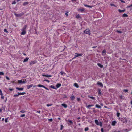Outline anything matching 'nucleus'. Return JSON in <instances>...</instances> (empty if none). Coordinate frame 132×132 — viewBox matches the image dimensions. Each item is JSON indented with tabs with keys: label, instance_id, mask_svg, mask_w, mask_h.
<instances>
[{
	"label": "nucleus",
	"instance_id": "12",
	"mask_svg": "<svg viewBox=\"0 0 132 132\" xmlns=\"http://www.w3.org/2000/svg\"><path fill=\"white\" fill-rule=\"evenodd\" d=\"M18 94L19 95H23L26 94V93L25 92L22 93L18 92Z\"/></svg>",
	"mask_w": 132,
	"mask_h": 132
},
{
	"label": "nucleus",
	"instance_id": "23",
	"mask_svg": "<svg viewBox=\"0 0 132 132\" xmlns=\"http://www.w3.org/2000/svg\"><path fill=\"white\" fill-rule=\"evenodd\" d=\"M116 123V122L115 121H113L112 123V125L114 126L115 125Z\"/></svg>",
	"mask_w": 132,
	"mask_h": 132
},
{
	"label": "nucleus",
	"instance_id": "3",
	"mask_svg": "<svg viewBox=\"0 0 132 132\" xmlns=\"http://www.w3.org/2000/svg\"><path fill=\"white\" fill-rule=\"evenodd\" d=\"M84 33L85 34H87L89 35L90 34V33L89 30V29H87L84 31Z\"/></svg>",
	"mask_w": 132,
	"mask_h": 132
},
{
	"label": "nucleus",
	"instance_id": "35",
	"mask_svg": "<svg viewBox=\"0 0 132 132\" xmlns=\"http://www.w3.org/2000/svg\"><path fill=\"white\" fill-rule=\"evenodd\" d=\"M120 113H119V112H117V116L118 117H119V116H120Z\"/></svg>",
	"mask_w": 132,
	"mask_h": 132
},
{
	"label": "nucleus",
	"instance_id": "46",
	"mask_svg": "<svg viewBox=\"0 0 132 132\" xmlns=\"http://www.w3.org/2000/svg\"><path fill=\"white\" fill-rule=\"evenodd\" d=\"M25 114H22L20 116V117H25Z\"/></svg>",
	"mask_w": 132,
	"mask_h": 132
},
{
	"label": "nucleus",
	"instance_id": "7",
	"mask_svg": "<svg viewBox=\"0 0 132 132\" xmlns=\"http://www.w3.org/2000/svg\"><path fill=\"white\" fill-rule=\"evenodd\" d=\"M26 81H22V80H19L18 81V82L19 83H26Z\"/></svg>",
	"mask_w": 132,
	"mask_h": 132
},
{
	"label": "nucleus",
	"instance_id": "43",
	"mask_svg": "<svg viewBox=\"0 0 132 132\" xmlns=\"http://www.w3.org/2000/svg\"><path fill=\"white\" fill-rule=\"evenodd\" d=\"M99 125H100V126L101 127L102 126V123L101 122H100L99 123Z\"/></svg>",
	"mask_w": 132,
	"mask_h": 132
},
{
	"label": "nucleus",
	"instance_id": "16",
	"mask_svg": "<svg viewBox=\"0 0 132 132\" xmlns=\"http://www.w3.org/2000/svg\"><path fill=\"white\" fill-rule=\"evenodd\" d=\"M29 58L28 57H27L26 58H25L24 60L23 61V62H27L28 60H29Z\"/></svg>",
	"mask_w": 132,
	"mask_h": 132
},
{
	"label": "nucleus",
	"instance_id": "29",
	"mask_svg": "<svg viewBox=\"0 0 132 132\" xmlns=\"http://www.w3.org/2000/svg\"><path fill=\"white\" fill-rule=\"evenodd\" d=\"M89 130V128L88 127H86L85 128L84 130L85 131H88Z\"/></svg>",
	"mask_w": 132,
	"mask_h": 132
},
{
	"label": "nucleus",
	"instance_id": "9",
	"mask_svg": "<svg viewBox=\"0 0 132 132\" xmlns=\"http://www.w3.org/2000/svg\"><path fill=\"white\" fill-rule=\"evenodd\" d=\"M106 52V51L105 49L103 50L102 52V54L103 55H105V53Z\"/></svg>",
	"mask_w": 132,
	"mask_h": 132
},
{
	"label": "nucleus",
	"instance_id": "33",
	"mask_svg": "<svg viewBox=\"0 0 132 132\" xmlns=\"http://www.w3.org/2000/svg\"><path fill=\"white\" fill-rule=\"evenodd\" d=\"M52 77V76L48 74H46V77Z\"/></svg>",
	"mask_w": 132,
	"mask_h": 132
},
{
	"label": "nucleus",
	"instance_id": "36",
	"mask_svg": "<svg viewBox=\"0 0 132 132\" xmlns=\"http://www.w3.org/2000/svg\"><path fill=\"white\" fill-rule=\"evenodd\" d=\"M63 127H64V126L63 125H61L60 130H62L63 129Z\"/></svg>",
	"mask_w": 132,
	"mask_h": 132
},
{
	"label": "nucleus",
	"instance_id": "51",
	"mask_svg": "<svg viewBox=\"0 0 132 132\" xmlns=\"http://www.w3.org/2000/svg\"><path fill=\"white\" fill-rule=\"evenodd\" d=\"M121 2L123 3H125V2L123 0H120Z\"/></svg>",
	"mask_w": 132,
	"mask_h": 132
},
{
	"label": "nucleus",
	"instance_id": "50",
	"mask_svg": "<svg viewBox=\"0 0 132 132\" xmlns=\"http://www.w3.org/2000/svg\"><path fill=\"white\" fill-rule=\"evenodd\" d=\"M128 90L127 89H124L123 90V91L125 92H128Z\"/></svg>",
	"mask_w": 132,
	"mask_h": 132
},
{
	"label": "nucleus",
	"instance_id": "26",
	"mask_svg": "<svg viewBox=\"0 0 132 132\" xmlns=\"http://www.w3.org/2000/svg\"><path fill=\"white\" fill-rule=\"evenodd\" d=\"M128 16V15L125 13L124 14L122 15V16L123 17H127Z\"/></svg>",
	"mask_w": 132,
	"mask_h": 132
},
{
	"label": "nucleus",
	"instance_id": "8",
	"mask_svg": "<svg viewBox=\"0 0 132 132\" xmlns=\"http://www.w3.org/2000/svg\"><path fill=\"white\" fill-rule=\"evenodd\" d=\"M97 84V85L100 86L101 87H103V84L101 82H98Z\"/></svg>",
	"mask_w": 132,
	"mask_h": 132
},
{
	"label": "nucleus",
	"instance_id": "17",
	"mask_svg": "<svg viewBox=\"0 0 132 132\" xmlns=\"http://www.w3.org/2000/svg\"><path fill=\"white\" fill-rule=\"evenodd\" d=\"M84 6L85 7H89L90 8H92L93 7L92 6H91L88 5H87L86 4H84Z\"/></svg>",
	"mask_w": 132,
	"mask_h": 132
},
{
	"label": "nucleus",
	"instance_id": "10",
	"mask_svg": "<svg viewBox=\"0 0 132 132\" xmlns=\"http://www.w3.org/2000/svg\"><path fill=\"white\" fill-rule=\"evenodd\" d=\"M33 86V84H30V85H27V87L28 89H29L31 87Z\"/></svg>",
	"mask_w": 132,
	"mask_h": 132
},
{
	"label": "nucleus",
	"instance_id": "53",
	"mask_svg": "<svg viewBox=\"0 0 132 132\" xmlns=\"http://www.w3.org/2000/svg\"><path fill=\"white\" fill-rule=\"evenodd\" d=\"M117 32L119 33H122V32L121 31H118V30H117Z\"/></svg>",
	"mask_w": 132,
	"mask_h": 132
},
{
	"label": "nucleus",
	"instance_id": "63",
	"mask_svg": "<svg viewBox=\"0 0 132 132\" xmlns=\"http://www.w3.org/2000/svg\"><path fill=\"white\" fill-rule=\"evenodd\" d=\"M23 55H25V56L26 55V54L25 53H23Z\"/></svg>",
	"mask_w": 132,
	"mask_h": 132
},
{
	"label": "nucleus",
	"instance_id": "25",
	"mask_svg": "<svg viewBox=\"0 0 132 132\" xmlns=\"http://www.w3.org/2000/svg\"><path fill=\"white\" fill-rule=\"evenodd\" d=\"M76 17L77 18H81V16L79 14H78L76 16Z\"/></svg>",
	"mask_w": 132,
	"mask_h": 132
},
{
	"label": "nucleus",
	"instance_id": "45",
	"mask_svg": "<svg viewBox=\"0 0 132 132\" xmlns=\"http://www.w3.org/2000/svg\"><path fill=\"white\" fill-rule=\"evenodd\" d=\"M0 95H3V93L0 89Z\"/></svg>",
	"mask_w": 132,
	"mask_h": 132
},
{
	"label": "nucleus",
	"instance_id": "47",
	"mask_svg": "<svg viewBox=\"0 0 132 132\" xmlns=\"http://www.w3.org/2000/svg\"><path fill=\"white\" fill-rule=\"evenodd\" d=\"M44 81H47V82H50V81L48 80H46V79L44 80Z\"/></svg>",
	"mask_w": 132,
	"mask_h": 132
},
{
	"label": "nucleus",
	"instance_id": "5",
	"mask_svg": "<svg viewBox=\"0 0 132 132\" xmlns=\"http://www.w3.org/2000/svg\"><path fill=\"white\" fill-rule=\"evenodd\" d=\"M83 55L82 54H78L77 53H75L74 55V58H75L78 56H81Z\"/></svg>",
	"mask_w": 132,
	"mask_h": 132
},
{
	"label": "nucleus",
	"instance_id": "1",
	"mask_svg": "<svg viewBox=\"0 0 132 132\" xmlns=\"http://www.w3.org/2000/svg\"><path fill=\"white\" fill-rule=\"evenodd\" d=\"M27 26L25 25L23 27V28L21 29L22 32H21V34L22 35H25L26 33V29L27 28Z\"/></svg>",
	"mask_w": 132,
	"mask_h": 132
},
{
	"label": "nucleus",
	"instance_id": "48",
	"mask_svg": "<svg viewBox=\"0 0 132 132\" xmlns=\"http://www.w3.org/2000/svg\"><path fill=\"white\" fill-rule=\"evenodd\" d=\"M98 94L99 95H101V92L100 90H99V92H98Z\"/></svg>",
	"mask_w": 132,
	"mask_h": 132
},
{
	"label": "nucleus",
	"instance_id": "54",
	"mask_svg": "<svg viewBox=\"0 0 132 132\" xmlns=\"http://www.w3.org/2000/svg\"><path fill=\"white\" fill-rule=\"evenodd\" d=\"M101 132H104L103 129L102 128L101 129Z\"/></svg>",
	"mask_w": 132,
	"mask_h": 132
},
{
	"label": "nucleus",
	"instance_id": "61",
	"mask_svg": "<svg viewBox=\"0 0 132 132\" xmlns=\"http://www.w3.org/2000/svg\"><path fill=\"white\" fill-rule=\"evenodd\" d=\"M16 3V2H13L12 3L13 4H15Z\"/></svg>",
	"mask_w": 132,
	"mask_h": 132
},
{
	"label": "nucleus",
	"instance_id": "28",
	"mask_svg": "<svg viewBox=\"0 0 132 132\" xmlns=\"http://www.w3.org/2000/svg\"><path fill=\"white\" fill-rule=\"evenodd\" d=\"M95 106L96 107L98 108H101V106L99 105L98 104H97Z\"/></svg>",
	"mask_w": 132,
	"mask_h": 132
},
{
	"label": "nucleus",
	"instance_id": "22",
	"mask_svg": "<svg viewBox=\"0 0 132 132\" xmlns=\"http://www.w3.org/2000/svg\"><path fill=\"white\" fill-rule=\"evenodd\" d=\"M70 98L72 100H73L75 99V97L73 95H72L70 97Z\"/></svg>",
	"mask_w": 132,
	"mask_h": 132
},
{
	"label": "nucleus",
	"instance_id": "60",
	"mask_svg": "<svg viewBox=\"0 0 132 132\" xmlns=\"http://www.w3.org/2000/svg\"><path fill=\"white\" fill-rule=\"evenodd\" d=\"M131 7V6H130V5L129 6H128L127 7V8H129Z\"/></svg>",
	"mask_w": 132,
	"mask_h": 132
},
{
	"label": "nucleus",
	"instance_id": "6",
	"mask_svg": "<svg viewBox=\"0 0 132 132\" xmlns=\"http://www.w3.org/2000/svg\"><path fill=\"white\" fill-rule=\"evenodd\" d=\"M67 122V123L69 125H71L73 123V122L71 120L68 119L66 120Z\"/></svg>",
	"mask_w": 132,
	"mask_h": 132
},
{
	"label": "nucleus",
	"instance_id": "38",
	"mask_svg": "<svg viewBox=\"0 0 132 132\" xmlns=\"http://www.w3.org/2000/svg\"><path fill=\"white\" fill-rule=\"evenodd\" d=\"M8 118H6L5 119V122L6 123H7V122H8Z\"/></svg>",
	"mask_w": 132,
	"mask_h": 132
},
{
	"label": "nucleus",
	"instance_id": "56",
	"mask_svg": "<svg viewBox=\"0 0 132 132\" xmlns=\"http://www.w3.org/2000/svg\"><path fill=\"white\" fill-rule=\"evenodd\" d=\"M77 100L78 101H80L81 100L80 98H77Z\"/></svg>",
	"mask_w": 132,
	"mask_h": 132
},
{
	"label": "nucleus",
	"instance_id": "30",
	"mask_svg": "<svg viewBox=\"0 0 132 132\" xmlns=\"http://www.w3.org/2000/svg\"><path fill=\"white\" fill-rule=\"evenodd\" d=\"M88 97L90 98H91L93 100H94L95 99V98L94 97H91L89 95H88Z\"/></svg>",
	"mask_w": 132,
	"mask_h": 132
},
{
	"label": "nucleus",
	"instance_id": "40",
	"mask_svg": "<svg viewBox=\"0 0 132 132\" xmlns=\"http://www.w3.org/2000/svg\"><path fill=\"white\" fill-rule=\"evenodd\" d=\"M60 73H61V75H63V74H65V72L62 71H61Z\"/></svg>",
	"mask_w": 132,
	"mask_h": 132
},
{
	"label": "nucleus",
	"instance_id": "52",
	"mask_svg": "<svg viewBox=\"0 0 132 132\" xmlns=\"http://www.w3.org/2000/svg\"><path fill=\"white\" fill-rule=\"evenodd\" d=\"M110 5L112 6H114V7H116V6L114 4H110Z\"/></svg>",
	"mask_w": 132,
	"mask_h": 132
},
{
	"label": "nucleus",
	"instance_id": "41",
	"mask_svg": "<svg viewBox=\"0 0 132 132\" xmlns=\"http://www.w3.org/2000/svg\"><path fill=\"white\" fill-rule=\"evenodd\" d=\"M4 97L3 95H1V98L2 99H4Z\"/></svg>",
	"mask_w": 132,
	"mask_h": 132
},
{
	"label": "nucleus",
	"instance_id": "57",
	"mask_svg": "<svg viewBox=\"0 0 132 132\" xmlns=\"http://www.w3.org/2000/svg\"><path fill=\"white\" fill-rule=\"evenodd\" d=\"M42 76L46 77V74H43L42 75Z\"/></svg>",
	"mask_w": 132,
	"mask_h": 132
},
{
	"label": "nucleus",
	"instance_id": "4",
	"mask_svg": "<svg viewBox=\"0 0 132 132\" xmlns=\"http://www.w3.org/2000/svg\"><path fill=\"white\" fill-rule=\"evenodd\" d=\"M37 86L39 87H43L48 90H49V89H48V88H47L46 87L43 85L41 84H39L37 85Z\"/></svg>",
	"mask_w": 132,
	"mask_h": 132
},
{
	"label": "nucleus",
	"instance_id": "24",
	"mask_svg": "<svg viewBox=\"0 0 132 132\" xmlns=\"http://www.w3.org/2000/svg\"><path fill=\"white\" fill-rule=\"evenodd\" d=\"M50 87L53 89H57V88H56L53 85H51L50 86Z\"/></svg>",
	"mask_w": 132,
	"mask_h": 132
},
{
	"label": "nucleus",
	"instance_id": "13",
	"mask_svg": "<svg viewBox=\"0 0 132 132\" xmlns=\"http://www.w3.org/2000/svg\"><path fill=\"white\" fill-rule=\"evenodd\" d=\"M125 9H124L123 10H121L120 9H119L118 10V11L120 13H122V12H124L125 11Z\"/></svg>",
	"mask_w": 132,
	"mask_h": 132
},
{
	"label": "nucleus",
	"instance_id": "37",
	"mask_svg": "<svg viewBox=\"0 0 132 132\" xmlns=\"http://www.w3.org/2000/svg\"><path fill=\"white\" fill-rule=\"evenodd\" d=\"M68 13H69L68 11H66V12L65 13V14L67 16L68 15Z\"/></svg>",
	"mask_w": 132,
	"mask_h": 132
},
{
	"label": "nucleus",
	"instance_id": "42",
	"mask_svg": "<svg viewBox=\"0 0 132 132\" xmlns=\"http://www.w3.org/2000/svg\"><path fill=\"white\" fill-rule=\"evenodd\" d=\"M4 31L6 33H8V31H7V30L6 29H5L4 30Z\"/></svg>",
	"mask_w": 132,
	"mask_h": 132
},
{
	"label": "nucleus",
	"instance_id": "59",
	"mask_svg": "<svg viewBox=\"0 0 132 132\" xmlns=\"http://www.w3.org/2000/svg\"><path fill=\"white\" fill-rule=\"evenodd\" d=\"M49 120H50V121H53V119H49Z\"/></svg>",
	"mask_w": 132,
	"mask_h": 132
},
{
	"label": "nucleus",
	"instance_id": "39",
	"mask_svg": "<svg viewBox=\"0 0 132 132\" xmlns=\"http://www.w3.org/2000/svg\"><path fill=\"white\" fill-rule=\"evenodd\" d=\"M80 10V11L81 12H83V11H84V8H83L82 9H79L78 10Z\"/></svg>",
	"mask_w": 132,
	"mask_h": 132
},
{
	"label": "nucleus",
	"instance_id": "27",
	"mask_svg": "<svg viewBox=\"0 0 132 132\" xmlns=\"http://www.w3.org/2000/svg\"><path fill=\"white\" fill-rule=\"evenodd\" d=\"M29 3L28 2H25L23 3V6H26V5L28 4Z\"/></svg>",
	"mask_w": 132,
	"mask_h": 132
},
{
	"label": "nucleus",
	"instance_id": "32",
	"mask_svg": "<svg viewBox=\"0 0 132 132\" xmlns=\"http://www.w3.org/2000/svg\"><path fill=\"white\" fill-rule=\"evenodd\" d=\"M20 112L21 113H24L25 112H26V111H25V110H21L20 111Z\"/></svg>",
	"mask_w": 132,
	"mask_h": 132
},
{
	"label": "nucleus",
	"instance_id": "20",
	"mask_svg": "<svg viewBox=\"0 0 132 132\" xmlns=\"http://www.w3.org/2000/svg\"><path fill=\"white\" fill-rule=\"evenodd\" d=\"M36 62L34 61H31L30 63V65H32V64H34Z\"/></svg>",
	"mask_w": 132,
	"mask_h": 132
},
{
	"label": "nucleus",
	"instance_id": "58",
	"mask_svg": "<svg viewBox=\"0 0 132 132\" xmlns=\"http://www.w3.org/2000/svg\"><path fill=\"white\" fill-rule=\"evenodd\" d=\"M40 112H41L40 111V110H39V111H37L36 112V113H40Z\"/></svg>",
	"mask_w": 132,
	"mask_h": 132
},
{
	"label": "nucleus",
	"instance_id": "11",
	"mask_svg": "<svg viewBox=\"0 0 132 132\" xmlns=\"http://www.w3.org/2000/svg\"><path fill=\"white\" fill-rule=\"evenodd\" d=\"M61 86V84L60 83H58L56 85V88H57V89L60 87V86Z\"/></svg>",
	"mask_w": 132,
	"mask_h": 132
},
{
	"label": "nucleus",
	"instance_id": "34",
	"mask_svg": "<svg viewBox=\"0 0 132 132\" xmlns=\"http://www.w3.org/2000/svg\"><path fill=\"white\" fill-rule=\"evenodd\" d=\"M52 105V104H48L46 105V106L48 107H49L51 106Z\"/></svg>",
	"mask_w": 132,
	"mask_h": 132
},
{
	"label": "nucleus",
	"instance_id": "2",
	"mask_svg": "<svg viewBox=\"0 0 132 132\" xmlns=\"http://www.w3.org/2000/svg\"><path fill=\"white\" fill-rule=\"evenodd\" d=\"M24 14V13L22 12L19 14L15 13L14 15L16 17H21V16H23Z\"/></svg>",
	"mask_w": 132,
	"mask_h": 132
},
{
	"label": "nucleus",
	"instance_id": "15",
	"mask_svg": "<svg viewBox=\"0 0 132 132\" xmlns=\"http://www.w3.org/2000/svg\"><path fill=\"white\" fill-rule=\"evenodd\" d=\"M95 122L96 124L97 125H99V122L98 120L97 119H96L95 120Z\"/></svg>",
	"mask_w": 132,
	"mask_h": 132
},
{
	"label": "nucleus",
	"instance_id": "44",
	"mask_svg": "<svg viewBox=\"0 0 132 132\" xmlns=\"http://www.w3.org/2000/svg\"><path fill=\"white\" fill-rule=\"evenodd\" d=\"M4 75V73L3 72H0V75Z\"/></svg>",
	"mask_w": 132,
	"mask_h": 132
},
{
	"label": "nucleus",
	"instance_id": "64",
	"mask_svg": "<svg viewBox=\"0 0 132 132\" xmlns=\"http://www.w3.org/2000/svg\"><path fill=\"white\" fill-rule=\"evenodd\" d=\"M4 118H3L2 119V120L3 121L4 120Z\"/></svg>",
	"mask_w": 132,
	"mask_h": 132
},
{
	"label": "nucleus",
	"instance_id": "14",
	"mask_svg": "<svg viewBox=\"0 0 132 132\" xmlns=\"http://www.w3.org/2000/svg\"><path fill=\"white\" fill-rule=\"evenodd\" d=\"M16 89H17L19 91H22L23 90V88H19V87H17L16 88Z\"/></svg>",
	"mask_w": 132,
	"mask_h": 132
},
{
	"label": "nucleus",
	"instance_id": "49",
	"mask_svg": "<svg viewBox=\"0 0 132 132\" xmlns=\"http://www.w3.org/2000/svg\"><path fill=\"white\" fill-rule=\"evenodd\" d=\"M19 95H18V94L14 95V97H18Z\"/></svg>",
	"mask_w": 132,
	"mask_h": 132
},
{
	"label": "nucleus",
	"instance_id": "18",
	"mask_svg": "<svg viewBox=\"0 0 132 132\" xmlns=\"http://www.w3.org/2000/svg\"><path fill=\"white\" fill-rule=\"evenodd\" d=\"M61 105L65 108H66L67 107V104L65 103H63L61 104Z\"/></svg>",
	"mask_w": 132,
	"mask_h": 132
},
{
	"label": "nucleus",
	"instance_id": "21",
	"mask_svg": "<svg viewBox=\"0 0 132 132\" xmlns=\"http://www.w3.org/2000/svg\"><path fill=\"white\" fill-rule=\"evenodd\" d=\"M74 85L75 87L77 88H78L79 87V86L78 85V84L76 83H74Z\"/></svg>",
	"mask_w": 132,
	"mask_h": 132
},
{
	"label": "nucleus",
	"instance_id": "19",
	"mask_svg": "<svg viewBox=\"0 0 132 132\" xmlns=\"http://www.w3.org/2000/svg\"><path fill=\"white\" fill-rule=\"evenodd\" d=\"M97 65L98 66L101 68H102L103 67V65H101L100 63H97Z\"/></svg>",
	"mask_w": 132,
	"mask_h": 132
},
{
	"label": "nucleus",
	"instance_id": "55",
	"mask_svg": "<svg viewBox=\"0 0 132 132\" xmlns=\"http://www.w3.org/2000/svg\"><path fill=\"white\" fill-rule=\"evenodd\" d=\"M6 78L7 80H10V79L9 77L7 76H6Z\"/></svg>",
	"mask_w": 132,
	"mask_h": 132
},
{
	"label": "nucleus",
	"instance_id": "62",
	"mask_svg": "<svg viewBox=\"0 0 132 132\" xmlns=\"http://www.w3.org/2000/svg\"><path fill=\"white\" fill-rule=\"evenodd\" d=\"M97 47V46H94V47H93L92 48H95L96 47Z\"/></svg>",
	"mask_w": 132,
	"mask_h": 132
},
{
	"label": "nucleus",
	"instance_id": "31",
	"mask_svg": "<svg viewBox=\"0 0 132 132\" xmlns=\"http://www.w3.org/2000/svg\"><path fill=\"white\" fill-rule=\"evenodd\" d=\"M86 107L88 109H90V107H91L90 106V105H88L87 106V105H86Z\"/></svg>",
	"mask_w": 132,
	"mask_h": 132
}]
</instances>
